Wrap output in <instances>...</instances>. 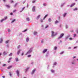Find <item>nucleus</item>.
Instances as JSON below:
<instances>
[{"instance_id": "44", "label": "nucleus", "mask_w": 78, "mask_h": 78, "mask_svg": "<svg viewBox=\"0 0 78 78\" xmlns=\"http://www.w3.org/2000/svg\"><path fill=\"white\" fill-rule=\"evenodd\" d=\"M65 28L66 29H67V28H68V26H67V25H66L65 26Z\"/></svg>"}, {"instance_id": "55", "label": "nucleus", "mask_w": 78, "mask_h": 78, "mask_svg": "<svg viewBox=\"0 0 78 78\" xmlns=\"http://www.w3.org/2000/svg\"><path fill=\"white\" fill-rule=\"evenodd\" d=\"M72 64H75V62H71Z\"/></svg>"}, {"instance_id": "4", "label": "nucleus", "mask_w": 78, "mask_h": 78, "mask_svg": "<svg viewBox=\"0 0 78 78\" xmlns=\"http://www.w3.org/2000/svg\"><path fill=\"white\" fill-rule=\"evenodd\" d=\"M10 20H12L11 23H13L14 22H15L16 20V19H14L13 20H12V18H11L10 19Z\"/></svg>"}, {"instance_id": "61", "label": "nucleus", "mask_w": 78, "mask_h": 78, "mask_svg": "<svg viewBox=\"0 0 78 78\" xmlns=\"http://www.w3.org/2000/svg\"><path fill=\"white\" fill-rule=\"evenodd\" d=\"M77 48V46H76V47H74L73 48V49H75V48Z\"/></svg>"}, {"instance_id": "39", "label": "nucleus", "mask_w": 78, "mask_h": 78, "mask_svg": "<svg viewBox=\"0 0 78 78\" xmlns=\"http://www.w3.org/2000/svg\"><path fill=\"white\" fill-rule=\"evenodd\" d=\"M74 11H77V10H78V9L77 8H75L74 9H73Z\"/></svg>"}, {"instance_id": "35", "label": "nucleus", "mask_w": 78, "mask_h": 78, "mask_svg": "<svg viewBox=\"0 0 78 78\" xmlns=\"http://www.w3.org/2000/svg\"><path fill=\"white\" fill-rule=\"evenodd\" d=\"M24 55V52H22L21 54V56H23Z\"/></svg>"}, {"instance_id": "28", "label": "nucleus", "mask_w": 78, "mask_h": 78, "mask_svg": "<svg viewBox=\"0 0 78 78\" xmlns=\"http://www.w3.org/2000/svg\"><path fill=\"white\" fill-rule=\"evenodd\" d=\"M6 54H7V53H6V52L5 51H4L3 53V55H6Z\"/></svg>"}, {"instance_id": "34", "label": "nucleus", "mask_w": 78, "mask_h": 78, "mask_svg": "<svg viewBox=\"0 0 78 78\" xmlns=\"http://www.w3.org/2000/svg\"><path fill=\"white\" fill-rule=\"evenodd\" d=\"M49 27V26L48 25H46V26L45 27V28H48V27Z\"/></svg>"}, {"instance_id": "38", "label": "nucleus", "mask_w": 78, "mask_h": 78, "mask_svg": "<svg viewBox=\"0 0 78 78\" xmlns=\"http://www.w3.org/2000/svg\"><path fill=\"white\" fill-rule=\"evenodd\" d=\"M4 19V20H6V19H8V17L7 16H5V17H4V19Z\"/></svg>"}, {"instance_id": "26", "label": "nucleus", "mask_w": 78, "mask_h": 78, "mask_svg": "<svg viewBox=\"0 0 78 78\" xmlns=\"http://www.w3.org/2000/svg\"><path fill=\"white\" fill-rule=\"evenodd\" d=\"M5 6L8 8H10V6H9V5H5Z\"/></svg>"}, {"instance_id": "47", "label": "nucleus", "mask_w": 78, "mask_h": 78, "mask_svg": "<svg viewBox=\"0 0 78 78\" xmlns=\"http://www.w3.org/2000/svg\"><path fill=\"white\" fill-rule=\"evenodd\" d=\"M44 41V39H42L41 41V43H43Z\"/></svg>"}, {"instance_id": "29", "label": "nucleus", "mask_w": 78, "mask_h": 78, "mask_svg": "<svg viewBox=\"0 0 78 78\" xmlns=\"http://www.w3.org/2000/svg\"><path fill=\"white\" fill-rule=\"evenodd\" d=\"M58 23H59V21H58V20H56L55 22V24Z\"/></svg>"}, {"instance_id": "40", "label": "nucleus", "mask_w": 78, "mask_h": 78, "mask_svg": "<svg viewBox=\"0 0 78 78\" xmlns=\"http://www.w3.org/2000/svg\"><path fill=\"white\" fill-rule=\"evenodd\" d=\"M69 41H72L73 40V38L72 37H70L69 38Z\"/></svg>"}, {"instance_id": "16", "label": "nucleus", "mask_w": 78, "mask_h": 78, "mask_svg": "<svg viewBox=\"0 0 78 78\" xmlns=\"http://www.w3.org/2000/svg\"><path fill=\"white\" fill-rule=\"evenodd\" d=\"M41 17V15H38L36 19L37 20H39V18H40V17Z\"/></svg>"}, {"instance_id": "2", "label": "nucleus", "mask_w": 78, "mask_h": 78, "mask_svg": "<svg viewBox=\"0 0 78 78\" xmlns=\"http://www.w3.org/2000/svg\"><path fill=\"white\" fill-rule=\"evenodd\" d=\"M51 37H54V36H56V35L57 34V33H55L54 32V31H51Z\"/></svg>"}, {"instance_id": "9", "label": "nucleus", "mask_w": 78, "mask_h": 78, "mask_svg": "<svg viewBox=\"0 0 78 78\" xmlns=\"http://www.w3.org/2000/svg\"><path fill=\"white\" fill-rule=\"evenodd\" d=\"M47 51V49H44L42 53L44 54V53H45Z\"/></svg>"}, {"instance_id": "41", "label": "nucleus", "mask_w": 78, "mask_h": 78, "mask_svg": "<svg viewBox=\"0 0 78 78\" xmlns=\"http://www.w3.org/2000/svg\"><path fill=\"white\" fill-rule=\"evenodd\" d=\"M64 53V51H63L62 52H61L60 53V55H62V54H63V53Z\"/></svg>"}, {"instance_id": "25", "label": "nucleus", "mask_w": 78, "mask_h": 78, "mask_svg": "<svg viewBox=\"0 0 78 78\" xmlns=\"http://www.w3.org/2000/svg\"><path fill=\"white\" fill-rule=\"evenodd\" d=\"M37 32H34V35L35 36L37 35Z\"/></svg>"}, {"instance_id": "64", "label": "nucleus", "mask_w": 78, "mask_h": 78, "mask_svg": "<svg viewBox=\"0 0 78 78\" xmlns=\"http://www.w3.org/2000/svg\"><path fill=\"white\" fill-rule=\"evenodd\" d=\"M28 6H29V5H28V4H27V8H28Z\"/></svg>"}, {"instance_id": "63", "label": "nucleus", "mask_w": 78, "mask_h": 78, "mask_svg": "<svg viewBox=\"0 0 78 78\" xmlns=\"http://www.w3.org/2000/svg\"><path fill=\"white\" fill-rule=\"evenodd\" d=\"M12 14H13V13H12V12H11V13H10V15H12Z\"/></svg>"}, {"instance_id": "3", "label": "nucleus", "mask_w": 78, "mask_h": 78, "mask_svg": "<svg viewBox=\"0 0 78 78\" xmlns=\"http://www.w3.org/2000/svg\"><path fill=\"white\" fill-rule=\"evenodd\" d=\"M63 36H64V34L62 33L60 34V36L58 38V39H60Z\"/></svg>"}, {"instance_id": "58", "label": "nucleus", "mask_w": 78, "mask_h": 78, "mask_svg": "<svg viewBox=\"0 0 78 78\" xmlns=\"http://www.w3.org/2000/svg\"><path fill=\"white\" fill-rule=\"evenodd\" d=\"M12 59V58H9V60L10 61H11V60Z\"/></svg>"}, {"instance_id": "6", "label": "nucleus", "mask_w": 78, "mask_h": 78, "mask_svg": "<svg viewBox=\"0 0 78 78\" xmlns=\"http://www.w3.org/2000/svg\"><path fill=\"white\" fill-rule=\"evenodd\" d=\"M35 72H36V69H34L33 70H32V72H31V75H33V74H34V73H35Z\"/></svg>"}, {"instance_id": "22", "label": "nucleus", "mask_w": 78, "mask_h": 78, "mask_svg": "<svg viewBox=\"0 0 78 78\" xmlns=\"http://www.w3.org/2000/svg\"><path fill=\"white\" fill-rule=\"evenodd\" d=\"M15 61L16 62H18L19 61V58H15Z\"/></svg>"}, {"instance_id": "31", "label": "nucleus", "mask_w": 78, "mask_h": 78, "mask_svg": "<svg viewBox=\"0 0 78 78\" xmlns=\"http://www.w3.org/2000/svg\"><path fill=\"white\" fill-rule=\"evenodd\" d=\"M12 66H9L8 68H7V69H10L12 68Z\"/></svg>"}, {"instance_id": "7", "label": "nucleus", "mask_w": 78, "mask_h": 78, "mask_svg": "<svg viewBox=\"0 0 78 78\" xmlns=\"http://www.w3.org/2000/svg\"><path fill=\"white\" fill-rule=\"evenodd\" d=\"M22 51V49H20L17 52V55H19L20 54V51Z\"/></svg>"}, {"instance_id": "27", "label": "nucleus", "mask_w": 78, "mask_h": 78, "mask_svg": "<svg viewBox=\"0 0 78 78\" xmlns=\"http://www.w3.org/2000/svg\"><path fill=\"white\" fill-rule=\"evenodd\" d=\"M47 16H48V15H46L43 18V20H45V18H46Z\"/></svg>"}, {"instance_id": "62", "label": "nucleus", "mask_w": 78, "mask_h": 78, "mask_svg": "<svg viewBox=\"0 0 78 78\" xmlns=\"http://www.w3.org/2000/svg\"><path fill=\"white\" fill-rule=\"evenodd\" d=\"M7 48H9V45L7 44Z\"/></svg>"}, {"instance_id": "10", "label": "nucleus", "mask_w": 78, "mask_h": 78, "mask_svg": "<svg viewBox=\"0 0 78 78\" xmlns=\"http://www.w3.org/2000/svg\"><path fill=\"white\" fill-rule=\"evenodd\" d=\"M69 37H70V35H68V36H66L65 38V40H67Z\"/></svg>"}, {"instance_id": "12", "label": "nucleus", "mask_w": 78, "mask_h": 78, "mask_svg": "<svg viewBox=\"0 0 78 78\" xmlns=\"http://www.w3.org/2000/svg\"><path fill=\"white\" fill-rule=\"evenodd\" d=\"M49 55V51H48L47 52L46 55H45V57L46 58H47L48 56Z\"/></svg>"}, {"instance_id": "15", "label": "nucleus", "mask_w": 78, "mask_h": 78, "mask_svg": "<svg viewBox=\"0 0 78 78\" xmlns=\"http://www.w3.org/2000/svg\"><path fill=\"white\" fill-rule=\"evenodd\" d=\"M30 67H28L27 68V69H25V72L26 73L28 71V70H29V69H30Z\"/></svg>"}, {"instance_id": "48", "label": "nucleus", "mask_w": 78, "mask_h": 78, "mask_svg": "<svg viewBox=\"0 0 78 78\" xmlns=\"http://www.w3.org/2000/svg\"><path fill=\"white\" fill-rule=\"evenodd\" d=\"M40 21L42 23V22H43V20L41 19L40 20Z\"/></svg>"}, {"instance_id": "20", "label": "nucleus", "mask_w": 78, "mask_h": 78, "mask_svg": "<svg viewBox=\"0 0 78 78\" xmlns=\"http://www.w3.org/2000/svg\"><path fill=\"white\" fill-rule=\"evenodd\" d=\"M67 15V13H65L63 14V17H65L66 16V15Z\"/></svg>"}, {"instance_id": "59", "label": "nucleus", "mask_w": 78, "mask_h": 78, "mask_svg": "<svg viewBox=\"0 0 78 78\" xmlns=\"http://www.w3.org/2000/svg\"><path fill=\"white\" fill-rule=\"evenodd\" d=\"M17 5V3H16V4H15L14 5L15 7H16V5Z\"/></svg>"}, {"instance_id": "11", "label": "nucleus", "mask_w": 78, "mask_h": 78, "mask_svg": "<svg viewBox=\"0 0 78 78\" xmlns=\"http://www.w3.org/2000/svg\"><path fill=\"white\" fill-rule=\"evenodd\" d=\"M57 64H58V63H57V62H54L53 64V66H52V67L53 68L55 67V66H56V65H57Z\"/></svg>"}, {"instance_id": "33", "label": "nucleus", "mask_w": 78, "mask_h": 78, "mask_svg": "<svg viewBox=\"0 0 78 78\" xmlns=\"http://www.w3.org/2000/svg\"><path fill=\"white\" fill-rule=\"evenodd\" d=\"M54 48L55 50H57V48H58V47L56 46H55L54 47Z\"/></svg>"}, {"instance_id": "5", "label": "nucleus", "mask_w": 78, "mask_h": 78, "mask_svg": "<svg viewBox=\"0 0 78 78\" xmlns=\"http://www.w3.org/2000/svg\"><path fill=\"white\" fill-rule=\"evenodd\" d=\"M32 11L33 12H35L36 11V6H33L32 8Z\"/></svg>"}, {"instance_id": "56", "label": "nucleus", "mask_w": 78, "mask_h": 78, "mask_svg": "<svg viewBox=\"0 0 78 78\" xmlns=\"http://www.w3.org/2000/svg\"><path fill=\"white\" fill-rule=\"evenodd\" d=\"M68 49H69V50H70V49H71V48H72V47H68Z\"/></svg>"}, {"instance_id": "50", "label": "nucleus", "mask_w": 78, "mask_h": 78, "mask_svg": "<svg viewBox=\"0 0 78 78\" xmlns=\"http://www.w3.org/2000/svg\"><path fill=\"white\" fill-rule=\"evenodd\" d=\"M20 48V46L19 45L17 47L18 49H19V48Z\"/></svg>"}, {"instance_id": "54", "label": "nucleus", "mask_w": 78, "mask_h": 78, "mask_svg": "<svg viewBox=\"0 0 78 78\" xmlns=\"http://www.w3.org/2000/svg\"><path fill=\"white\" fill-rule=\"evenodd\" d=\"M22 33H20L19 34V36H20L21 35H22Z\"/></svg>"}, {"instance_id": "17", "label": "nucleus", "mask_w": 78, "mask_h": 78, "mask_svg": "<svg viewBox=\"0 0 78 78\" xmlns=\"http://www.w3.org/2000/svg\"><path fill=\"white\" fill-rule=\"evenodd\" d=\"M29 38L28 37H27V38H26V41L27 42H28V41H29Z\"/></svg>"}, {"instance_id": "13", "label": "nucleus", "mask_w": 78, "mask_h": 78, "mask_svg": "<svg viewBox=\"0 0 78 78\" xmlns=\"http://www.w3.org/2000/svg\"><path fill=\"white\" fill-rule=\"evenodd\" d=\"M3 38L1 37L0 38V44H2L3 42Z\"/></svg>"}, {"instance_id": "32", "label": "nucleus", "mask_w": 78, "mask_h": 78, "mask_svg": "<svg viewBox=\"0 0 78 78\" xmlns=\"http://www.w3.org/2000/svg\"><path fill=\"white\" fill-rule=\"evenodd\" d=\"M8 33H10L11 32V30H10V29H8Z\"/></svg>"}, {"instance_id": "36", "label": "nucleus", "mask_w": 78, "mask_h": 78, "mask_svg": "<svg viewBox=\"0 0 78 78\" xmlns=\"http://www.w3.org/2000/svg\"><path fill=\"white\" fill-rule=\"evenodd\" d=\"M35 2H36L35 0H34L32 1V3H35Z\"/></svg>"}, {"instance_id": "37", "label": "nucleus", "mask_w": 78, "mask_h": 78, "mask_svg": "<svg viewBox=\"0 0 78 78\" xmlns=\"http://www.w3.org/2000/svg\"><path fill=\"white\" fill-rule=\"evenodd\" d=\"M43 5L44 6H47V4H46V3H44L43 4Z\"/></svg>"}, {"instance_id": "43", "label": "nucleus", "mask_w": 78, "mask_h": 78, "mask_svg": "<svg viewBox=\"0 0 78 78\" xmlns=\"http://www.w3.org/2000/svg\"><path fill=\"white\" fill-rule=\"evenodd\" d=\"M48 20L49 21V22H51V18H49L48 19Z\"/></svg>"}, {"instance_id": "53", "label": "nucleus", "mask_w": 78, "mask_h": 78, "mask_svg": "<svg viewBox=\"0 0 78 78\" xmlns=\"http://www.w3.org/2000/svg\"><path fill=\"white\" fill-rule=\"evenodd\" d=\"M17 10L16 9L13 10V12H16Z\"/></svg>"}, {"instance_id": "52", "label": "nucleus", "mask_w": 78, "mask_h": 78, "mask_svg": "<svg viewBox=\"0 0 78 78\" xmlns=\"http://www.w3.org/2000/svg\"><path fill=\"white\" fill-rule=\"evenodd\" d=\"M31 55H29L27 56V57L28 58H30V57L31 56Z\"/></svg>"}, {"instance_id": "45", "label": "nucleus", "mask_w": 78, "mask_h": 78, "mask_svg": "<svg viewBox=\"0 0 78 78\" xmlns=\"http://www.w3.org/2000/svg\"><path fill=\"white\" fill-rule=\"evenodd\" d=\"M27 31V29H26V30H24L23 31H22V32H26V31Z\"/></svg>"}, {"instance_id": "51", "label": "nucleus", "mask_w": 78, "mask_h": 78, "mask_svg": "<svg viewBox=\"0 0 78 78\" xmlns=\"http://www.w3.org/2000/svg\"><path fill=\"white\" fill-rule=\"evenodd\" d=\"M76 36V34H73V37H75V36Z\"/></svg>"}, {"instance_id": "1", "label": "nucleus", "mask_w": 78, "mask_h": 78, "mask_svg": "<svg viewBox=\"0 0 78 78\" xmlns=\"http://www.w3.org/2000/svg\"><path fill=\"white\" fill-rule=\"evenodd\" d=\"M33 51V48H30L29 50L26 53L25 55H28L29 54H30Z\"/></svg>"}, {"instance_id": "46", "label": "nucleus", "mask_w": 78, "mask_h": 78, "mask_svg": "<svg viewBox=\"0 0 78 78\" xmlns=\"http://www.w3.org/2000/svg\"><path fill=\"white\" fill-rule=\"evenodd\" d=\"M7 65L6 64H4L2 66L3 67H5V66H6Z\"/></svg>"}, {"instance_id": "19", "label": "nucleus", "mask_w": 78, "mask_h": 78, "mask_svg": "<svg viewBox=\"0 0 78 78\" xmlns=\"http://www.w3.org/2000/svg\"><path fill=\"white\" fill-rule=\"evenodd\" d=\"M75 5V3H73L70 6V8H72V7H73L74 5Z\"/></svg>"}, {"instance_id": "14", "label": "nucleus", "mask_w": 78, "mask_h": 78, "mask_svg": "<svg viewBox=\"0 0 78 78\" xmlns=\"http://www.w3.org/2000/svg\"><path fill=\"white\" fill-rule=\"evenodd\" d=\"M26 21H27V22H30V18L28 17H27L26 18Z\"/></svg>"}, {"instance_id": "23", "label": "nucleus", "mask_w": 78, "mask_h": 78, "mask_svg": "<svg viewBox=\"0 0 78 78\" xmlns=\"http://www.w3.org/2000/svg\"><path fill=\"white\" fill-rule=\"evenodd\" d=\"M51 73H55V71L54 70L51 69Z\"/></svg>"}, {"instance_id": "21", "label": "nucleus", "mask_w": 78, "mask_h": 78, "mask_svg": "<svg viewBox=\"0 0 78 78\" xmlns=\"http://www.w3.org/2000/svg\"><path fill=\"white\" fill-rule=\"evenodd\" d=\"M5 20V19H2L1 20H0V23H2L3 21Z\"/></svg>"}, {"instance_id": "42", "label": "nucleus", "mask_w": 78, "mask_h": 78, "mask_svg": "<svg viewBox=\"0 0 78 78\" xmlns=\"http://www.w3.org/2000/svg\"><path fill=\"white\" fill-rule=\"evenodd\" d=\"M12 55V53H10L9 55V56H11Z\"/></svg>"}, {"instance_id": "60", "label": "nucleus", "mask_w": 78, "mask_h": 78, "mask_svg": "<svg viewBox=\"0 0 78 78\" xmlns=\"http://www.w3.org/2000/svg\"><path fill=\"white\" fill-rule=\"evenodd\" d=\"M11 3H14V1L12 0L11 1Z\"/></svg>"}, {"instance_id": "18", "label": "nucleus", "mask_w": 78, "mask_h": 78, "mask_svg": "<svg viewBox=\"0 0 78 78\" xmlns=\"http://www.w3.org/2000/svg\"><path fill=\"white\" fill-rule=\"evenodd\" d=\"M25 7L23 8H22V10H21L20 11V12H22V11H23V10H24V9H25Z\"/></svg>"}, {"instance_id": "30", "label": "nucleus", "mask_w": 78, "mask_h": 78, "mask_svg": "<svg viewBox=\"0 0 78 78\" xmlns=\"http://www.w3.org/2000/svg\"><path fill=\"white\" fill-rule=\"evenodd\" d=\"M9 40H7V41H6L5 42V44H8V43L9 42Z\"/></svg>"}, {"instance_id": "24", "label": "nucleus", "mask_w": 78, "mask_h": 78, "mask_svg": "<svg viewBox=\"0 0 78 78\" xmlns=\"http://www.w3.org/2000/svg\"><path fill=\"white\" fill-rule=\"evenodd\" d=\"M12 73L11 72H9V75H10V76H12Z\"/></svg>"}, {"instance_id": "49", "label": "nucleus", "mask_w": 78, "mask_h": 78, "mask_svg": "<svg viewBox=\"0 0 78 78\" xmlns=\"http://www.w3.org/2000/svg\"><path fill=\"white\" fill-rule=\"evenodd\" d=\"M64 4H65V3H64L62 4L61 5V6H64Z\"/></svg>"}, {"instance_id": "57", "label": "nucleus", "mask_w": 78, "mask_h": 78, "mask_svg": "<svg viewBox=\"0 0 78 78\" xmlns=\"http://www.w3.org/2000/svg\"><path fill=\"white\" fill-rule=\"evenodd\" d=\"M8 63L11 62V61L9 60L8 61Z\"/></svg>"}, {"instance_id": "8", "label": "nucleus", "mask_w": 78, "mask_h": 78, "mask_svg": "<svg viewBox=\"0 0 78 78\" xmlns=\"http://www.w3.org/2000/svg\"><path fill=\"white\" fill-rule=\"evenodd\" d=\"M16 74L18 76V77H19V73H20V71H19V70H17L16 71Z\"/></svg>"}]
</instances>
